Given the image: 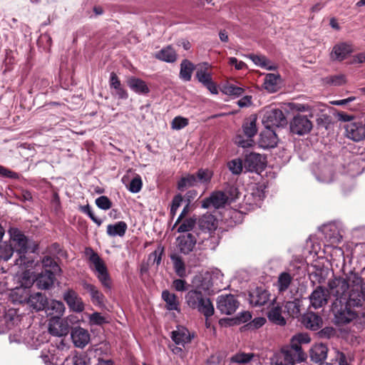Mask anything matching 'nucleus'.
I'll return each instance as SVG.
<instances>
[{
    "mask_svg": "<svg viewBox=\"0 0 365 365\" xmlns=\"http://www.w3.org/2000/svg\"><path fill=\"white\" fill-rule=\"evenodd\" d=\"M269 299V292L262 288H257L249 294V302L250 304L255 307L263 306Z\"/></svg>",
    "mask_w": 365,
    "mask_h": 365,
    "instance_id": "393cba45",
    "label": "nucleus"
},
{
    "mask_svg": "<svg viewBox=\"0 0 365 365\" xmlns=\"http://www.w3.org/2000/svg\"><path fill=\"white\" fill-rule=\"evenodd\" d=\"M359 287H360V290L358 289V287L351 289L349 303L354 306L363 307L365 301V282H364L362 281Z\"/></svg>",
    "mask_w": 365,
    "mask_h": 365,
    "instance_id": "473e14b6",
    "label": "nucleus"
},
{
    "mask_svg": "<svg viewBox=\"0 0 365 365\" xmlns=\"http://www.w3.org/2000/svg\"><path fill=\"white\" fill-rule=\"evenodd\" d=\"M27 303L36 311H40L46 309L48 301L46 296L37 292L29 296Z\"/></svg>",
    "mask_w": 365,
    "mask_h": 365,
    "instance_id": "72a5a7b5",
    "label": "nucleus"
},
{
    "mask_svg": "<svg viewBox=\"0 0 365 365\" xmlns=\"http://www.w3.org/2000/svg\"><path fill=\"white\" fill-rule=\"evenodd\" d=\"M10 235V243L14 252L19 258L16 260V264L21 265L26 264L25 254L29 250V240L18 228L11 227L9 230Z\"/></svg>",
    "mask_w": 365,
    "mask_h": 365,
    "instance_id": "423d86ee",
    "label": "nucleus"
},
{
    "mask_svg": "<svg viewBox=\"0 0 365 365\" xmlns=\"http://www.w3.org/2000/svg\"><path fill=\"white\" fill-rule=\"evenodd\" d=\"M349 301L350 297L348 300L343 302H333L331 311L336 324H346L357 318L358 313L354 309L360 308L362 306H354L351 304Z\"/></svg>",
    "mask_w": 365,
    "mask_h": 365,
    "instance_id": "20e7f679",
    "label": "nucleus"
},
{
    "mask_svg": "<svg viewBox=\"0 0 365 365\" xmlns=\"http://www.w3.org/2000/svg\"><path fill=\"white\" fill-rule=\"evenodd\" d=\"M289 107L292 110L297 111V112H306L309 111V117L313 118L314 115L317 113V112H324L326 110V106L323 104H304L292 102L289 104Z\"/></svg>",
    "mask_w": 365,
    "mask_h": 365,
    "instance_id": "6ab92c4d",
    "label": "nucleus"
},
{
    "mask_svg": "<svg viewBox=\"0 0 365 365\" xmlns=\"http://www.w3.org/2000/svg\"><path fill=\"white\" fill-rule=\"evenodd\" d=\"M217 220L212 215H205L199 220V227L208 236L205 237V247L206 249L215 250L217 245V239L210 235V232L217 228Z\"/></svg>",
    "mask_w": 365,
    "mask_h": 365,
    "instance_id": "6e6552de",
    "label": "nucleus"
},
{
    "mask_svg": "<svg viewBox=\"0 0 365 365\" xmlns=\"http://www.w3.org/2000/svg\"><path fill=\"white\" fill-rule=\"evenodd\" d=\"M257 118L255 116H250L245 120L242 125L243 133L247 138H253L257 132Z\"/></svg>",
    "mask_w": 365,
    "mask_h": 365,
    "instance_id": "79ce46f5",
    "label": "nucleus"
},
{
    "mask_svg": "<svg viewBox=\"0 0 365 365\" xmlns=\"http://www.w3.org/2000/svg\"><path fill=\"white\" fill-rule=\"evenodd\" d=\"M170 259L173 262V268L176 274L180 277H185V265L181 257H180L178 254H173L170 255Z\"/></svg>",
    "mask_w": 365,
    "mask_h": 365,
    "instance_id": "37998d69",
    "label": "nucleus"
},
{
    "mask_svg": "<svg viewBox=\"0 0 365 365\" xmlns=\"http://www.w3.org/2000/svg\"><path fill=\"white\" fill-rule=\"evenodd\" d=\"M292 281V277L288 272H282L278 277L277 287L281 293L288 289Z\"/></svg>",
    "mask_w": 365,
    "mask_h": 365,
    "instance_id": "a18cd8bd",
    "label": "nucleus"
},
{
    "mask_svg": "<svg viewBox=\"0 0 365 365\" xmlns=\"http://www.w3.org/2000/svg\"><path fill=\"white\" fill-rule=\"evenodd\" d=\"M245 166L249 171H258L263 168L264 159L260 154L251 153L246 155Z\"/></svg>",
    "mask_w": 365,
    "mask_h": 365,
    "instance_id": "bb28decb",
    "label": "nucleus"
},
{
    "mask_svg": "<svg viewBox=\"0 0 365 365\" xmlns=\"http://www.w3.org/2000/svg\"><path fill=\"white\" fill-rule=\"evenodd\" d=\"M235 142L238 146L242 148H250L254 144V140L252 138L246 137V138H245V137L241 135L236 136Z\"/></svg>",
    "mask_w": 365,
    "mask_h": 365,
    "instance_id": "680f3d73",
    "label": "nucleus"
},
{
    "mask_svg": "<svg viewBox=\"0 0 365 365\" xmlns=\"http://www.w3.org/2000/svg\"><path fill=\"white\" fill-rule=\"evenodd\" d=\"M312 127V121L307 116L300 114L294 115L289 123L291 133L298 135L309 133Z\"/></svg>",
    "mask_w": 365,
    "mask_h": 365,
    "instance_id": "9d476101",
    "label": "nucleus"
},
{
    "mask_svg": "<svg viewBox=\"0 0 365 365\" xmlns=\"http://www.w3.org/2000/svg\"><path fill=\"white\" fill-rule=\"evenodd\" d=\"M188 284L185 280L181 279H177L173 280L172 287L175 289V290L178 292H184L186 291L188 288Z\"/></svg>",
    "mask_w": 365,
    "mask_h": 365,
    "instance_id": "69168bd1",
    "label": "nucleus"
},
{
    "mask_svg": "<svg viewBox=\"0 0 365 365\" xmlns=\"http://www.w3.org/2000/svg\"><path fill=\"white\" fill-rule=\"evenodd\" d=\"M6 327L10 329L20 322V317L15 309H9L4 316Z\"/></svg>",
    "mask_w": 365,
    "mask_h": 365,
    "instance_id": "8fccbe9b",
    "label": "nucleus"
},
{
    "mask_svg": "<svg viewBox=\"0 0 365 365\" xmlns=\"http://www.w3.org/2000/svg\"><path fill=\"white\" fill-rule=\"evenodd\" d=\"M162 299L165 302V308L168 311L180 312V302L175 294L165 289L162 292Z\"/></svg>",
    "mask_w": 365,
    "mask_h": 365,
    "instance_id": "7c9ffc66",
    "label": "nucleus"
},
{
    "mask_svg": "<svg viewBox=\"0 0 365 365\" xmlns=\"http://www.w3.org/2000/svg\"><path fill=\"white\" fill-rule=\"evenodd\" d=\"M14 252V250L11 244L0 245V259L8 261L13 255Z\"/></svg>",
    "mask_w": 365,
    "mask_h": 365,
    "instance_id": "13d9d810",
    "label": "nucleus"
},
{
    "mask_svg": "<svg viewBox=\"0 0 365 365\" xmlns=\"http://www.w3.org/2000/svg\"><path fill=\"white\" fill-rule=\"evenodd\" d=\"M317 179L322 182L329 183L334 179L333 168L330 165H325L314 170Z\"/></svg>",
    "mask_w": 365,
    "mask_h": 365,
    "instance_id": "e433bc0d",
    "label": "nucleus"
},
{
    "mask_svg": "<svg viewBox=\"0 0 365 365\" xmlns=\"http://www.w3.org/2000/svg\"><path fill=\"white\" fill-rule=\"evenodd\" d=\"M327 346L322 343L314 344L309 350V356L313 362L318 363L325 360L327 357Z\"/></svg>",
    "mask_w": 365,
    "mask_h": 365,
    "instance_id": "c85d7f7f",
    "label": "nucleus"
},
{
    "mask_svg": "<svg viewBox=\"0 0 365 365\" xmlns=\"http://www.w3.org/2000/svg\"><path fill=\"white\" fill-rule=\"evenodd\" d=\"M229 170L233 175H240L243 170L242 160L240 158L232 159L227 163Z\"/></svg>",
    "mask_w": 365,
    "mask_h": 365,
    "instance_id": "603ef678",
    "label": "nucleus"
},
{
    "mask_svg": "<svg viewBox=\"0 0 365 365\" xmlns=\"http://www.w3.org/2000/svg\"><path fill=\"white\" fill-rule=\"evenodd\" d=\"M352 48L350 44L341 43L334 46L331 53V58L334 60L343 61L352 52Z\"/></svg>",
    "mask_w": 365,
    "mask_h": 365,
    "instance_id": "2f4dec72",
    "label": "nucleus"
},
{
    "mask_svg": "<svg viewBox=\"0 0 365 365\" xmlns=\"http://www.w3.org/2000/svg\"><path fill=\"white\" fill-rule=\"evenodd\" d=\"M178 247L181 253L187 255L192 252L196 245L197 240L192 233H187L178 237Z\"/></svg>",
    "mask_w": 365,
    "mask_h": 365,
    "instance_id": "a211bd4d",
    "label": "nucleus"
},
{
    "mask_svg": "<svg viewBox=\"0 0 365 365\" xmlns=\"http://www.w3.org/2000/svg\"><path fill=\"white\" fill-rule=\"evenodd\" d=\"M41 262H42V264H43V267H45V268H47V267L51 268L50 270H51L53 273H54V272H56V270H58L59 269L58 264L54 261V259L52 257H49V256L44 257L42 259Z\"/></svg>",
    "mask_w": 365,
    "mask_h": 365,
    "instance_id": "0e129e2a",
    "label": "nucleus"
},
{
    "mask_svg": "<svg viewBox=\"0 0 365 365\" xmlns=\"http://www.w3.org/2000/svg\"><path fill=\"white\" fill-rule=\"evenodd\" d=\"M196 224V219L193 217H190L185 219L182 221V222L178 227V232H187L192 230Z\"/></svg>",
    "mask_w": 365,
    "mask_h": 365,
    "instance_id": "5fc2aeb1",
    "label": "nucleus"
},
{
    "mask_svg": "<svg viewBox=\"0 0 365 365\" xmlns=\"http://www.w3.org/2000/svg\"><path fill=\"white\" fill-rule=\"evenodd\" d=\"M48 331L53 336H65L68 333V326L61 318L51 317L49 320Z\"/></svg>",
    "mask_w": 365,
    "mask_h": 365,
    "instance_id": "412c9836",
    "label": "nucleus"
},
{
    "mask_svg": "<svg viewBox=\"0 0 365 365\" xmlns=\"http://www.w3.org/2000/svg\"><path fill=\"white\" fill-rule=\"evenodd\" d=\"M279 81V76L274 73L267 74L264 81V88L269 92H275L277 89Z\"/></svg>",
    "mask_w": 365,
    "mask_h": 365,
    "instance_id": "49530a36",
    "label": "nucleus"
},
{
    "mask_svg": "<svg viewBox=\"0 0 365 365\" xmlns=\"http://www.w3.org/2000/svg\"><path fill=\"white\" fill-rule=\"evenodd\" d=\"M303 299L296 298L293 301L287 302L284 305L287 314L293 318H298L300 316Z\"/></svg>",
    "mask_w": 365,
    "mask_h": 365,
    "instance_id": "c9c22d12",
    "label": "nucleus"
},
{
    "mask_svg": "<svg viewBox=\"0 0 365 365\" xmlns=\"http://www.w3.org/2000/svg\"><path fill=\"white\" fill-rule=\"evenodd\" d=\"M185 302L189 307L197 309L207 319L214 314V307L210 299L198 289H192L185 296Z\"/></svg>",
    "mask_w": 365,
    "mask_h": 365,
    "instance_id": "f03ea898",
    "label": "nucleus"
},
{
    "mask_svg": "<svg viewBox=\"0 0 365 365\" xmlns=\"http://www.w3.org/2000/svg\"><path fill=\"white\" fill-rule=\"evenodd\" d=\"M250 58L253 61V63L257 66H259L269 71H272L275 69V67L274 66L269 65V61L265 56L250 55Z\"/></svg>",
    "mask_w": 365,
    "mask_h": 365,
    "instance_id": "3c124183",
    "label": "nucleus"
},
{
    "mask_svg": "<svg viewBox=\"0 0 365 365\" xmlns=\"http://www.w3.org/2000/svg\"><path fill=\"white\" fill-rule=\"evenodd\" d=\"M262 121L265 128L282 126L287 123L283 112L279 108L271 106L264 109Z\"/></svg>",
    "mask_w": 365,
    "mask_h": 365,
    "instance_id": "1a4fd4ad",
    "label": "nucleus"
},
{
    "mask_svg": "<svg viewBox=\"0 0 365 365\" xmlns=\"http://www.w3.org/2000/svg\"><path fill=\"white\" fill-rule=\"evenodd\" d=\"M278 143V138L274 130L272 128H264L259 135L258 141L259 145L264 148H273L277 146Z\"/></svg>",
    "mask_w": 365,
    "mask_h": 365,
    "instance_id": "f3484780",
    "label": "nucleus"
},
{
    "mask_svg": "<svg viewBox=\"0 0 365 365\" xmlns=\"http://www.w3.org/2000/svg\"><path fill=\"white\" fill-rule=\"evenodd\" d=\"M255 355L253 353L239 352L232 356V361L238 364H247L250 362Z\"/></svg>",
    "mask_w": 365,
    "mask_h": 365,
    "instance_id": "864d4df0",
    "label": "nucleus"
},
{
    "mask_svg": "<svg viewBox=\"0 0 365 365\" xmlns=\"http://www.w3.org/2000/svg\"><path fill=\"white\" fill-rule=\"evenodd\" d=\"M81 210L88 215L89 216V217L95 222L98 225H101V223H102V221L98 218H96L94 215H93V212L91 210V207H90L89 205H84V206H81Z\"/></svg>",
    "mask_w": 365,
    "mask_h": 365,
    "instance_id": "338daca9",
    "label": "nucleus"
},
{
    "mask_svg": "<svg viewBox=\"0 0 365 365\" xmlns=\"http://www.w3.org/2000/svg\"><path fill=\"white\" fill-rule=\"evenodd\" d=\"M213 175L212 171L208 169H200L197 173L196 178L197 182L207 183L210 181Z\"/></svg>",
    "mask_w": 365,
    "mask_h": 365,
    "instance_id": "6e6d98bb",
    "label": "nucleus"
},
{
    "mask_svg": "<svg viewBox=\"0 0 365 365\" xmlns=\"http://www.w3.org/2000/svg\"><path fill=\"white\" fill-rule=\"evenodd\" d=\"M55 274L51 270L42 271L36 278V285L41 289H48L51 288L54 282Z\"/></svg>",
    "mask_w": 365,
    "mask_h": 365,
    "instance_id": "b1692460",
    "label": "nucleus"
},
{
    "mask_svg": "<svg viewBox=\"0 0 365 365\" xmlns=\"http://www.w3.org/2000/svg\"><path fill=\"white\" fill-rule=\"evenodd\" d=\"M85 254L88 258L90 269L96 274L101 284L106 288L110 289L111 280L103 260L92 248H86Z\"/></svg>",
    "mask_w": 365,
    "mask_h": 365,
    "instance_id": "7ed1b4c3",
    "label": "nucleus"
},
{
    "mask_svg": "<svg viewBox=\"0 0 365 365\" xmlns=\"http://www.w3.org/2000/svg\"><path fill=\"white\" fill-rule=\"evenodd\" d=\"M68 361L72 362L73 365H88L89 359L85 354H75Z\"/></svg>",
    "mask_w": 365,
    "mask_h": 365,
    "instance_id": "4d7b16f0",
    "label": "nucleus"
},
{
    "mask_svg": "<svg viewBox=\"0 0 365 365\" xmlns=\"http://www.w3.org/2000/svg\"><path fill=\"white\" fill-rule=\"evenodd\" d=\"M210 65L207 63L200 64L196 71L195 77L211 93L217 94L218 90L217 85L212 81V74L207 71Z\"/></svg>",
    "mask_w": 365,
    "mask_h": 365,
    "instance_id": "f8f14e48",
    "label": "nucleus"
},
{
    "mask_svg": "<svg viewBox=\"0 0 365 365\" xmlns=\"http://www.w3.org/2000/svg\"><path fill=\"white\" fill-rule=\"evenodd\" d=\"M362 277L356 272H351L343 277H334L327 283L328 292L334 298V302H343L348 300L351 289L359 287Z\"/></svg>",
    "mask_w": 365,
    "mask_h": 365,
    "instance_id": "f257e3e1",
    "label": "nucleus"
},
{
    "mask_svg": "<svg viewBox=\"0 0 365 365\" xmlns=\"http://www.w3.org/2000/svg\"><path fill=\"white\" fill-rule=\"evenodd\" d=\"M345 135L355 142H360L365 139V124L356 120L349 122L344 125Z\"/></svg>",
    "mask_w": 365,
    "mask_h": 365,
    "instance_id": "ddd939ff",
    "label": "nucleus"
},
{
    "mask_svg": "<svg viewBox=\"0 0 365 365\" xmlns=\"http://www.w3.org/2000/svg\"><path fill=\"white\" fill-rule=\"evenodd\" d=\"M329 292L322 287L318 286L309 296L310 306L314 309H319L325 306L328 302Z\"/></svg>",
    "mask_w": 365,
    "mask_h": 365,
    "instance_id": "2eb2a0df",
    "label": "nucleus"
},
{
    "mask_svg": "<svg viewBox=\"0 0 365 365\" xmlns=\"http://www.w3.org/2000/svg\"><path fill=\"white\" fill-rule=\"evenodd\" d=\"M126 82L130 89L138 95H147L150 92L146 82L139 78L130 76Z\"/></svg>",
    "mask_w": 365,
    "mask_h": 365,
    "instance_id": "a878e982",
    "label": "nucleus"
},
{
    "mask_svg": "<svg viewBox=\"0 0 365 365\" xmlns=\"http://www.w3.org/2000/svg\"><path fill=\"white\" fill-rule=\"evenodd\" d=\"M62 351L59 347L48 344L42 349L40 357L45 364L58 365L62 361Z\"/></svg>",
    "mask_w": 365,
    "mask_h": 365,
    "instance_id": "4468645a",
    "label": "nucleus"
},
{
    "mask_svg": "<svg viewBox=\"0 0 365 365\" xmlns=\"http://www.w3.org/2000/svg\"><path fill=\"white\" fill-rule=\"evenodd\" d=\"M127 224L123 221H119L115 224H110L107 226L106 232L111 237H123L127 230Z\"/></svg>",
    "mask_w": 365,
    "mask_h": 365,
    "instance_id": "ea45409f",
    "label": "nucleus"
},
{
    "mask_svg": "<svg viewBox=\"0 0 365 365\" xmlns=\"http://www.w3.org/2000/svg\"><path fill=\"white\" fill-rule=\"evenodd\" d=\"M97 207L103 210H108L112 207V202L107 196H101L96 199Z\"/></svg>",
    "mask_w": 365,
    "mask_h": 365,
    "instance_id": "052dcab7",
    "label": "nucleus"
},
{
    "mask_svg": "<svg viewBox=\"0 0 365 365\" xmlns=\"http://www.w3.org/2000/svg\"><path fill=\"white\" fill-rule=\"evenodd\" d=\"M237 195V189L229 187L225 190H217L211 193L210 197L202 200V207L205 209H218L224 207L230 201H232Z\"/></svg>",
    "mask_w": 365,
    "mask_h": 365,
    "instance_id": "39448f33",
    "label": "nucleus"
},
{
    "mask_svg": "<svg viewBox=\"0 0 365 365\" xmlns=\"http://www.w3.org/2000/svg\"><path fill=\"white\" fill-rule=\"evenodd\" d=\"M121 181L132 193L139 192L143 187L142 179L138 174H135V176L130 180L128 174H126L123 176Z\"/></svg>",
    "mask_w": 365,
    "mask_h": 365,
    "instance_id": "c756f323",
    "label": "nucleus"
},
{
    "mask_svg": "<svg viewBox=\"0 0 365 365\" xmlns=\"http://www.w3.org/2000/svg\"><path fill=\"white\" fill-rule=\"evenodd\" d=\"M46 312L48 315L53 316L52 317L61 318L65 312L64 304L61 301L51 300L48 302Z\"/></svg>",
    "mask_w": 365,
    "mask_h": 365,
    "instance_id": "58836bf2",
    "label": "nucleus"
},
{
    "mask_svg": "<svg viewBox=\"0 0 365 365\" xmlns=\"http://www.w3.org/2000/svg\"><path fill=\"white\" fill-rule=\"evenodd\" d=\"M63 298L72 311L80 313L84 310V304L82 299L74 290L68 289L65 292Z\"/></svg>",
    "mask_w": 365,
    "mask_h": 365,
    "instance_id": "dca6fc26",
    "label": "nucleus"
},
{
    "mask_svg": "<svg viewBox=\"0 0 365 365\" xmlns=\"http://www.w3.org/2000/svg\"><path fill=\"white\" fill-rule=\"evenodd\" d=\"M171 338L177 345L184 346L186 344L190 342L192 336L187 328L178 326L176 329L171 332Z\"/></svg>",
    "mask_w": 365,
    "mask_h": 365,
    "instance_id": "5701e85b",
    "label": "nucleus"
},
{
    "mask_svg": "<svg viewBox=\"0 0 365 365\" xmlns=\"http://www.w3.org/2000/svg\"><path fill=\"white\" fill-rule=\"evenodd\" d=\"M323 232L325 238L327 241L330 242L331 244H338L341 242L342 237L335 225L324 226Z\"/></svg>",
    "mask_w": 365,
    "mask_h": 365,
    "instance_id": "4c0bfd02",
    "label": "nucleus"
},
{
    "mask_svg": "<svg viewBox=\"0 0 365 365\" xmlns=\"http://www.w3.org/2000/svg\"><path fill=\"white\" fill-rule=\"evenodd\" d=\"M301 322L305 327L312 330L319 329L322 324V318L312 312L304 314L302 316Z\"/></svg>",
    "mask_w": 365,
    "mask_h": 365,
    "instance_id": "cd10ccee",
    "label": "nucleus"
},
{
    "mask_svg": "<svg viewBox=\"0 0 365 365\" xmlns=\"http://www.w3.org/2000/svg\"><path fill=\"white\" fill-rule=\"evenodd\" d=\"M72 341L74 345L78 348L85 347L90 341L88 331L80 327H75L71 333Z\"/></svg>",
    "mask_w": 365,
    "mask_h": 365,
    "instance_id": "aec40b11",
    "label": "nucleus"
},
{
    "mask_svg": "<svg viewBox=\"0 0 365 365\" xmlns=\"http://www.w3.org/2000/svg\"><path fill=\"white\" fill-rule=\"evenodd\" d=\"M91 299L93 304L95 305L103 306L104 304L105 297L100 290L96 292V294H93Z\"/></svg>",
    "mask_w": 365,
    "mask_h": 365,
    "instance_id": "774afa93",
    "label": "nucleus"
},
{
    "mask_svg": "<svg viewBox=\"0 0 365 365\" xmlns=\"http://www.w3.org/2000/svg\"><path fill=\"white\" fill-rule=\"evenodd\" d=\"M236 297L231 294H221L217 297V308L221 314L230 315L235 312L239 307Z\"/></svg>",
    "mask_w": 365,
    "mask_h": 365,
    "instance_id": "9b49d317",
    "label": "nucleus"
},
{
    "mask_svg": "<svg viewBox=\"0 0 365 365\" xmlns=\"http://www.w3.org/2000/svg\"><path fill=\"white\" fill-rule=\"evenodd\" d=\"M182 200L183 197L180 194L174 196L170 207V215L172 217H174L176 215L177 210L181 205Z\"/></svg>",
    "mask_w": 365,
    "mask_h": 365,
    "instance_id": "e2e57ef3",
    "label": "nucleus"
},
{
    "mask_svg": "<svg viewBox=\"0 0 365 365\" xmlns=\"http://www.w3.org/2000/svg\"><path fill=\"white\" fill-rule=\"evenodd\" d=\"M197 183V179L195 175H187L182 177L178 183V188L180 190H183L185 188L188 187L195 186Z\"/></svg>",
    "mask_w": 365,
    "mask_h": 365,
    "instance_id": "09e8293b",
    "label": "nucleus"
},
{
    "mask_svg": "<svg viewBox=\"0 0 365 365\" xmlns=\"http://www.w3.org/2000/svg\"><path fill=\"white\" fill-rule=\"evenodd\" d=\"M282 308L279 306L272 307L269 312H268V319L272 322L283 326L286 324V320L284 317L282 315Z\"/></svg>",
    "mask_w": 365,
    "mask_h": 365,
    "instance_id": "c03bdc74",
    "label": "nucleus"
},
{
    "mask_svg": "<svg viewBox=\"0 0 365 365\" xmlns=\"http://www.w3.org/2000/svg\"><path fill=\"white\" fill-rule=\"evenodd\" d=\"M296 359L283 347L270 358L271 365H294Z\"/></svg>",
    "mask_w": 365,
    "mask_h": 365,
    "instance_id": "4be33fe9",
    "label": "nucleus"
},
{
    "mask_svg": "<svg viewBox=\"0 0 365 365\" xmlns=\"http://www.w3.org/2000/svg\"><path fill=\"white\" fill-rule=\"evenodd\" d=\"M189 123V120L186 118L177 116L173 118L171 122V128L173 130H180L186 127Z\"/></svg>",
    "mask_w": 365,
    "mask_h": 365,
    "instance_id": "bf43d9fd",
    "label": "nucleus"
},
{
    "mask_svg": "<svg viewBox=\"0 0 365 365\" xmlns=\"http://www.w3.org/2000/svg\"><path fill=\"white\" fill-rule=\"evenodd\" d=\"M222 92L228 96L236 98L242 95L244 93V88L237 86L232 83H227L222 86Z\"/></svg>",
    "mask_w": 365,
    "mask_h": 365,
    "instance_id": "de8ad7c7",
    "label": "nucleus"
},
{
    "mask_svg": "<svg viewBox=\"0 0 365 365\" xmlns=\"http://www.w3.org/2000/svg\"><path fill=\"white\" fill-rule=\"evenodd\" d=\"M195 65L187 59H184L180 63V78L184 81H190L195 70Z\"/></svg>",
    "mask_w": 365,
    "mask_h": 365,
    "instance_id": "a19ab883",
    "label": "nucleus"
},
{
    "mask_svg": "<svg viewBox=\"0 0 365 365\" xmlns=\"http://www.w3.org/2000/svg\"><path fill=\"white\" fill-rule=\"evenodd\" d=\"M155 57L162 61L174 63L177 60L178 54L171 46H168L157 52Z\"/></svg>",
    "mask_w": 365,
    "mask_h": 365,
    "instance_id": "f704fd0d",
    "label": "nucleus"
},
{
    "mask_svg": "<svg viewBox=\"0 0 365 365\" xmlns=\"http://www.w3.org/2000/svg\"><path fill=\"white\" fill-rule=\"evenodd\" d=\"M310 341L311 339L309 334L299 333L292 337L289 346L283 348L292 354L297 362H302L304 361L307 357V354L302 349V344H309Z\"/></svg>",
    "mask_w": 365,
    "mask_h": 365,
    "instance_id": "0eeeda50",
    "label": "nucleus"
}]
</instances>
